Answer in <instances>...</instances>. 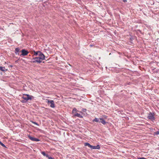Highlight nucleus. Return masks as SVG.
<instances>
[{
  "mask_svg": "<svg viewBox=\"0 0 159 159\" xmlns=\"http://www.w3.org/2000/svg\"><path fill=\"white\" fill-rule=\"evenodd\" d=\"M154 114L153 113L150 112L148 116V118L149 119L151 120H155Z\"/></svg>",
  "mask_w": 159,
  "mask_h": 159,
  "instance_id": "obj_1",
  "label": "nucleus"
},
{
  "mask_svg": "<svg viewBox=\"0 0 159 159\" xmlns=\"http://www.w3.org/2000/svg\"><path fill=\"white\" fill-rule=\"evenodd\" d=\"M48 103L50 104V107L52 108H54L55 107L54 102L53 100H48Z\"/></svg>",
  "mask_w": 159,
  "mask_h": 159,
  "instance_id": "obj_2",
  "label": "nucleus"
},
{
  "mask_svg": "<svg viewBox=\"0 0 159 159\" xmlns=\"http://www.w3.org/2000/svg\"><path fill=\"white\" fill-rule=\"evenodd\" d=\"M28 94H24L23 95L22 97V98L23 99L25 100H23L22 102H25L28 101Z\"/></svg>",
  "mask_w": 159,
  "mask_h": 159,
  "instance_id": "obj_3",
  "label": "nucleus"
},
{
  "mask_svg": "<svg viewBox=\"0 0 159 159\" xmlns=\"http://www.w3.org/2000/svg\"><path fill=\"white\" fill-rule=\"evenodd\" d=\"M21 52H22L20 56H25L28 55L29 52L28 51L26 50L25 49H23L21 50Z\"/></svg>",
  "mask_w": 159,
  "mask_h": 159,
  "instance_id": "obj_4",
  "label": "nucleus"
},
{
  "mask_svg": "<svg viewBox=\"0 0 159 159\" xmlns=\"http://www.w3.org/2000/svg\"><path fill=\"white\" fill-rule=\"evenodd\" d=\"M34 60V61H33L32 62L33 63H35L36 62H37V63H40L42 61L41 59H40L38 57H35L34 58H33Z\"/></svg>",
  "mask_w": 159,
  "mask_h": 159,
  "instance_id": "obj_5",
  "label": "nucleus"
},
{
  "mask_svg": "<svg viewBox=\"0 0 159 159\" xmlns=\"http://www.w3.org/2000/svg\"><path fill=\"white\" fill-rule=\"evenodd\" d=\"M28 138H29L31 140L33 141H40L39 139H37L32 137H31L30 135H29L28 136Z\"/></svg>",
  "mask_w": 159,
  "mask_h": 159,
  "instance_id": "obj_6",
  "label": "nucleus"
},
{
  "mask_svg": "<svg viewBox=\"0 0 159 159\" xmlns=\"http://www.w3.org/2000/svg\"><path fill=\"white\" fill-rule=\"evenodd\" d=\"M39 58L42 60H43L45 59V56L43 53L41 52L39 54Z\"/></svg>",
  "mask_w": 159,
  "mask_h": 159,
  "instance_id": "obj_7",
  "label": "nucleus"
},
{
  "mask_svg": "<svg viewBox=\"0 0 159 159\" xmlns=\"http://www.w3.org/2000/svg\"><path fill=\"white\" fill-rule=\"evenodd\" d=\"M91 148L93 149H99L100 147L99 145H97L96 146H91Z\"/></svg>",
  "mask_w": 159,
  "mask_h": 159,
  "instance_id": "obj_8",
  "label": "nucleus"
},
{
  "mask_svg": "<svg viewBox=\"0 0 159 159\" xmlns=\"http://www.w3.org/2000/svg\"><path fill=\"white\" fill-rule=\"evenodd\" d=\"M100 120V122L103 125H105L106 124V122L105 120L102 118L99 119Z\"/></svg>",
  "mask_w": 159,
  "mask_h": 159,
  "instance_id": "obj_9",
  "label": "nucleus"
},
{
  "mask_svg": "<svg viewBox=\"0 0 159 159\" xmlns=\"http://www.w3.org/2000/svg\"><path fill=\"white\" fill-rule=\"evenodd\" d=\"M0 70L3 71H5L7 70V69H6L5 67L0 66Z\"/></svg>",
  "mask_w": 159,
  "mask_h": 159,
  "instance_id": "obj_10",
  "label": "nucleus"
},
{
  "mask_svg": "<svg viewBox=\"0 0 159 159\" xmlns=\"http://www.w3.org/2000/svg\"><path fill=\"white\" fill-rule=\"evenodd\" d=\"M74 116H77L80 118H82L83 116L81 115L80 114L76 113L74 115Z\"/></svg>",
  "mask_w": 159,
  "mask_h": 159,
  "instance_id": "obj_11",
  "label": "nucleus"
},
{
  "mask_svg": "<svg viewBox=\"0 0 159 159\" xmlns=\"http://www.w3.org/2000/svg\"><path fill=\"white\" fill-rule=\"evenodd\" d=\"M20 51V49L19 48H15V53L16 54H17Z\"/></svg>",
  "mask_w": 159,
  "mask_h": 159,
  "instance_id": "obj_12",
  "label": "nucleus"
},
{
  "mask_svg": "<svg viewBox=\"0 0 159 159\" xmlns=\"http://www.w3.org/2000/svg\"><path fill=\"white\" fill-rule=\"evenodd\" d=\"M34 55H35V56H38V55L39 56V54L41 52L39 51H37V52H35V51H34Z\"/></svg>",
  "mask_w": 159,
  "mask_h": 159,
  "instance_id": "obj_13",
  "label": "nucleus"
},
{
  "mask_svg": "<svg viewBox=\"0 0 159 159\" xmlns=\"http://www.w3.org/2000/svg\"><path fill=\"white\" fill-rule=\"evenodd\" d=\"M84 145L85 146H88V147H89L90 148H91V145L89 143H84Z\"/></svg>",
  "mask_w": 159,
  "mask_h": 159,
  "instance_id": "obj_14",
  "label": "nucleus"
},
{
  "mask_svg": "<svg viewBox=\"0 0 159 159\" xmlns=\"http://www.w3.org/2000/svg\"><path fill=\"white\" fill-rule=\"evenodd\" d=\"M41 154H43V156H45L46 157H48V154H46L44 152H41Z\"/></svg>",
  "mask_w": 159,
  "mask_h": 159,
  "instance_id": "obj_15",
  "label": "nucleus"
},
{
  "mask_svg": "<svg viewBox=\"0 0 159 159\" xmlns=\"http://www.w3.org/2000/svg\"><path fill=\"white\" fill-rule=\"evenodd\" d=\"M93 121V122H98V121H99V119H98L97 118H95V119H94Z\"/></svg>",
  "mask_w": 159,
  "mask_h": 159,
  "instance_id": "obj_16",
  "label": "nucleus"
},
{
  "mask_svg": "<svg viewBox=\"0 0 159 159\" xmlns=\"http://www.w3.org/2000/svg\"><path fill=\"white\" fill-rule=\"evenodd\" d=\"M28 100H31L32 99V97H33V96H31V95H29L28 94Z\"/></svg>",
  "mask_w": 159,
  "mask_h": 159,
  "instance_id": "obj_17",
  "label": "nucleus"
},
{
  "mask_svg": "<svg viewBox=\"0 0 159 159\" xmlns=\"http://www.w3.org/2000/svg\"><path fill=\"white\" fill-rule=\"evenodd\" d=\"M31 122L33 123V124H35V125H39L37 123H36V122H35L33 121H31Z\"/></svg>",
  "mask_w": 159,
  "mask_h": 159,
  "instance_id": "obj_18",
  "label": "nucleus"
},
{
  "mask_svg": "<svg viewBox=\"0 0 159 159\" xmlns=\"http://www.w3.org/2000/svg\"><path fill=\"white\" fill-rule=\"evenodd\" d=\"M48 157V159H54V158L49 156V155H48V157Z\"/></svg>",
  "mask_w": 159,
  "mask_h": 159,
  "instance_id": "obj_19",
  "label": "nucleus"
},
{
  "mask_svg": "<svg viewBox=\"0 0 159 159\" xmlns=\"http://www.w3.org/2000/svg\"><path fill=\"white\" fill-rule=\"evenodd\" d=\"M138 159H148L144 157H142L138 158Z\"/></svg>",
  "mask_w": 159,
  "mask_h": 159,
  "instance_id": "obj_20",
  "label": "nucleus"
},
{
  "mask_svg": "<svg viewBox=\"0 0 159 159\" xmlns=\"http://www.w3.org/2000/svg\"><path fill=\"white\" fill-rule=\"evenodd\" d=\"M2 146L4 147H6V146L5 145L3 144L2 143L1 144H0Z\"/></svg>",
  "mask_w": 159,
  "mask_h": 159,
  "instance_id": "obj_21",
  "label": "nucleus"
},
{
  "mask_svg": "<svg viewBox=\"0 0 159 159\" xmlns=\"http://www.w3.org/2000/svg\"><path fill=\"white\" fill-rule=\"evenodd\" d=\"M76 109L75 108H74L73 110V112H74L75 111L76 112Z\"/></svg>",
  "mask_w": 159,
  "mask_h": 159,
  "instance_id": "obj_22",
  "label": "nucleus"
},
{
  "mask_svg": "<svg viewBox=\"0 0 159 159\" xmlns=\"http://www.w3.org/2000/svg\"><path fill=\"white\" fill-rule=\"evenodd\" d=\"M156 134L157 135H158L159 134V131H157V132H156Z\"/></svg>",
  "mask_w": 159,
  "mask_h": 159,
  "instance_id": "obj_23",
  "label": "nucleus"
},
{
  "mask_svg": "<svg viewBox=\"0 0 159 159\" xmlns=\"http://www.w3.org/2000/svg\"><path fill=\"white\" fill-rule=\"evenodd\" d=\"M123 1L125 2H126L127 1L126 0H123Z\"/></svg>",
  "mask_w": 159,
  "mask_h": 159,
  "instance_id": "obj_24",
  "label": "nucleus"
},
{
  "mask_svg": "<svg viewBox=\"0 0 159 159\" xmlns=\"http://www.w3.org/2000/svg\"><path fill=\"white\" fill-rule=\"evenodd\" d=\"M2 143L1 141H0V145Z\"/></svg>",
  "mask_w": 159,
  "mask_h": 159,
  "instance_id": "obj_25",
  "label": "nucleus"
}]
</instances>
